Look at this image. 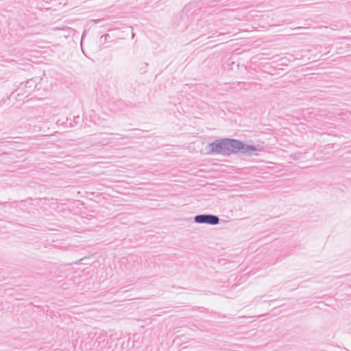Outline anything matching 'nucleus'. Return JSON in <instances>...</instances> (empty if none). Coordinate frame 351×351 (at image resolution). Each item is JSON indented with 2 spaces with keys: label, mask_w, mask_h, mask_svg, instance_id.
<instances>
[{
  "label": "nucleus",
  "mask_w": 351,
  "mask_h": 351,
  "mask_svg": "<svg viewBox=\"0 0 351 351\" xmlns=\"http://www.w3.org/2000/svg\"><path fill=\"white\" fill-rule=\"evenodd\" d=\"M209 152L230 156L241 153L245 156L256 154L258 149L255 145H246L243 141L233 138L217 139L208 145Z\"/></svg>",
  "instance_id": "f257e3e1"
},
{
  "label": "nucleus",
  "mask_w": 351,
  "mask_h": 351,
  "mask_svg": "<svg viewBox=\"0 0 351 351\" xmlns=\"http://www.w3.org/2000/svg\"><path fill=\"white\" fill-rule=\"evenodd\" d=\"M194 221L197 223H206L215 226L219 223V218L218 216L212 214H202L195 216Z\"/></svg>",
  "instance_id": "f03ea898"
},
{
  "label": "nucleus",
  "mask_w": 351,
  "mask_h": 351,
  "mask_svg": "<svg viewBox=\"0 0 351 351\" xmlns=\"http://www.w3.org/2000/svg\"><path fill=\"white\" fill-rule=\"evenodd\" d=\"M37 78H32L29 80H27L25 83L22 82L20 84V87L16 90H25V93H22V95H25L27 93H29L32 90H34L35 88H36L37 84H38Z\"/></svg>",
  "instance_id": "7ed1b4c3"
},
{
  "label": "nucleus",
  "mask_w": 351,
  "mask_h": 351,
  "mask_svg": "<svg viewBox=\"0 0 351 351\" xmlns=\"http://www.w3.org/2000/svg\"><path fill=\"white\" fill-rule=\"evenodd\" d=\"M108 339V336L107 335V334H100V335L97 339L98 347H99L101 349L105 348L108 343V341L106 342V341Z\"/></svg>",
  "instance_id": "20e7f679"
},
{
  "label": "nucleus",
  "mask_w": 351,
  "mask_h": 351,
  "mask_svg": "<svg viewBox=\"0 0 351 351\" xmlns=\"http://www.w3.org/2000/svg\"><path fill=\"white\" fill-rule=\"evenodd\" d=\"M109 36L108 34H104L103 35L101 38H104L105 40H106L107 38Z\"/></svg>",
  "instance_id": "39448f33"
},
{
  "label": "nucleus",
  "mask_w": 351,
  "mask_h": 351,
  "mask_svg": "<svg viewBox=\"0 0 351 351\" xmlns=\"http://www.w3.org/2000/svg\"><path fill=\"white\" fill-rule=\"evenodd\" d=\"M79 118H80L79 116H77L75 117V119H79Z\"/></svg>",
  "instance_id": "423d86ee"
}]
</instances>
